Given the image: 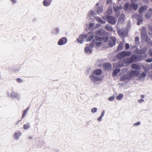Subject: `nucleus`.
<instances>
[{
    "label": "nucleus",
    "instance_id": "nucleus-1",
    "mask_svg": "<svg viewBox=\"0 0 152 152\" xmlns=\"http://www.w3.org/2000/svg\"><path fill=\"white\" fill-rule=\"evenodd\" d=\"M94 37V35L91 32H88L87 34H80L79 37L77 39V41L80 44L83 43L84 39H86V42L90 41Z\"/></svg>",
    "mask_w": 152,
    "mask_h": 152
},
{
    "label": "nucleus",
    "instance_id": "nucleus-2",
    "mask_svg": "<svg viewBox=\"0 0 152 152\" xmlns=\"http://www.w3.org/2000/svg\"><path fill=\"white\" fill-rule=\"evenodd\" d=\"M131 61L129 58L126 59H123V61H119L117 63H115L114 64L113 66L115 67L121 68L124 66V64H131Z\"/></svg>",
    "mask_w": 152,
    "mask_h": 152
},
{
    "label": "nucleus",
    "instance_id": "nucleus-3",
    "mask_svg": "<svg viewBox=\"0 0 152 152\" xmlns=\"http://www.w3.org/2000/svg\"><path fill=\"white\" fill-rule=\"evenodd\" d=\"M131 63L137 62L143 59V57L141 55L138 56L135 54H132L129 58Z\"/></svg>",
    "mask_w": 152,
    "mask_h": 152
},
{
    "label": "nucleus",
    "instance_id": "nucleus-4",
    "mask_svg": "<svg viewBox=\"0 0 152 152\" xmlns=\"http://www.w3.org/2000/svg\"><path fill=\"white\" fill-rule=\"evenodd\" d=\"M131 54L130 51H123L118 53L117 57L118 59H121L124 57L130 56Z\"/></svg>",
    "mask_w": 152,
    "mask_h": 152
},
{
    "label": "nucleus",
    "instance_id": "nucleus-5",
    "mask_svg": "<svg viewBox=\"0 0 152 152\" xmlns=\"http://www.w3.org/2000/svg\"><path fill=\"white\" fill-rule=\"evenodd\" d=\"M105 16L106 20L108 23L112 25L115 24L117 20L114 16L108 15H106Z\"/></svg>",
    "mask_w": 152,
    "mask_h": 152
},
{
    "label": "nucleus",
    "instance_id": "nucleus-6",
    "mask_svg": "<svg viewBox=\"0 0 152 152\" xmlns=\"http://www.w3.org/2000/svg\"><path fill=\"white\" fill-rule=\"evenodd\" d=\"M141 37L143 39L147 41L148 38V34L146 29L145 27H143L141 31Z\"/></svg>",
    "mask_w": 152,
    "mask_h": 152
},
{
    "label": "nucleus",
    "instance_id": "nucleus-7",
    "mask_svg": "<svg viewBox=\"0 0 152 152\" xmlns=\"http://www.w3.org/2000/svg\"><path fill=\"white\" fill-rule=\"evenodd\" d=\"M89 78L91 81L93 83H95L100 80V79L98 77L95 76L93 73L89 75Z\"/></svg>",
    "mask_w": 152,
    "mask_h": 152
},
{
    "label": "nucleus",
    "instance_id": "nucleus-8",
    "mask_svg": "<svg viewBox=\"0 0 152 152\" xmlns=\"http://www.w3.org/2000/svg\"><path fill=\"white\" fill-rule=\"evenodd\" d=\"M140 74V71L134 70L131 71L128 73L130 79L131 78L133 77L134 76L138 77Z\"/></svg>",
    "mask_w": 152,
    "mask_h": 152
},
{
    "label": "nucleus",
    "instance_id": "nucleus-9",
    "mask_svg": "<svg viewBox=\"0 0 152 152\" xmlns=\"http://www.w3.org/2000/svg\"><path fill=\"white\" fill-rule=\"evenodd\" d=\"M67 39L66 37H63L61 38L58 42L57 44L59 46L64 45L67 43Z\"/></svg>",
    "mask_w": 152,
    "mask_h": 152
},
{
    "label": "nucleus",
    "instance_id": "nucleus-10",
    "mask_svg": "<svg viewBox=\"0 0 152 152\" xmlns=\"http://www.w3.org/2000/svg\"><path fill=\"white\" fill-rule=\"evenodd\" d=\"M95 33L99 36H103L105 35L106 34L105 31L103 30L99 29L96 30Z\"/></svg>",
    "mask_w": 152,
    "mask_h": 152
},
{
    "label": "nucleus",
    "instance_id": "nucleus-11",
    "mask_svg": "<svg viewBox=\"0 0 152 152\" xmlns=\"http://www.w3.org/2000/svg\"><path fill=\"white\" fill-rule=\"evenodd\" d=\"M96 40L99 41H104V42H106L108 39V37H100L96 35H95L94 36Z\"/></svg>",
    "mask_w": 152,
    "mask_h": 152
},
{
    "label": "nucleus",
    "instance_id": "nucleus-12",
    "mask_svg": "<svg viewBox=\"0 0 152 152\" xmlns=\"http://www.w3.org/2000/svg\"><path fill=\"white\" fill-rule=\"evenodd\" d=\"M60 30L58 27H55L53 28L51 30V34L52 35H57L59 34Z\"/></svg>",
    "mask_w": 152,
    "mask_h": 152
},
{
    "label": "nucleus",
    "instance_id": "nucleus-13",
    "mask_svg": "<svg viewBox=\"0 0 152 152\" xmlns=\"http://www.w3.org/2000/svg\"><path fill=\"white\" fill-rule=\"evenodd\" d=\"M147 51V48L146 47H144L142 49H136V50L135 51L136 53L137 54H143L145 53Z\"/></svg>",
    "mask_w": 152,
    "mask_h": 152
},
{
    "label": "nucleus",
    "instance_id": "nucleus-14",
    "mask_svg": "<svg viewBox=\"0 0 152 152\" xmlns=\"http://www.w3.org/2000/svg\"><path fill=\"white\" fill-rule=\"evenodd\" d=\"M94 8L96 12L98 14H101L103 11V9L102 7L95 6Z\"/></svg>",
    "mask_w": 152,
    "mask_h": 152
},
{
    "label": "nucleus",
    "instance_id": "nucleus-15",
    "mask_svg": "<svg viewBox=\"0 0 152 152\" xmlns=\"http://www.w3.org/2000/svg\"><path fill=\"white\" fill-rule=\"evenodd\" d=\"M52 2V0H44L42 2V4L45 7H48L51 5Z\"/></svg>",
    "mask_w": 152,
    "mask_h": 152
},
{
    "label": "nucleus",
    "instance_id": "nucleus-16",
    "mask_svg": "<svg viewBox=\"0 0 152 152\" xmlns=\"http://www.w3.org/2000/svg\"><path fill=\"white\" fill-rule=\"evenodd\" d=\"M125 17V15L124 14L122 13L120 15L118 21V23H122L124 21V17Z\"/></svg>",
    "mask_w": 152,
    "mask_h": 152
},
{
    "label": "nucleus",
    "instance_id": "nucleus-17",
    "mask_svg": "<svg viewBox=\"0 0 152 152\" xmlns=\"http://www.w3.org/2000/svg\"><path fill=\"white\" fill-rule=\"evenodd\" d=\"M103 66L104 68L107 70H109L111 68V66L110 63L105 62L103 64Z\"/></svg>",
    "mask_w": 152,
    "mask_h": 152
},
{
    "label": "nucleus",
    "instance_id": "nucleus-18",
    "mask_svg": "<svg viewBox=\"0 0 152 152\" xmlns=\"http://www.w3.org/2000/svg\"><path fill=\"white\" fill-rule=\"evenodd\" d=\"M116 39L115 37L113 38L109 42V45L110 46L112 47L114 46L116 43Z\"/></svg>",
    "mask_w": 152,
    "mask_h": 152
},
{
    "label": "nucleus",
    "instance_id": "nucleus-19",
    "mask_svg": "<svg viewBox=\"0 0 152 152\" xmlns=\"http://www.w3.org/2000/svg\"><path fill=\"white\" fill-rule=\"evenodd\" d=\"M118 32L119 35L121 36H124L126 34V31L124 29H119L118 30Z\"/></svg>",
    "mask_w": 152,
    "mask_h": 152
},
{
    "label": "nucleus",
    "instance_id": "nucleus-20",
    "mask_svg": "<svg viewBox=\"0 0 152 152\" xmlns=\"http://www.w3.org/2000/svg\"><path fill=\"white\" fill-rule=\"evenodd\" d=\"M142 16L137 15V24L138 25H140L141 23L142 22Z\"/></svg>",
    "mask_w": 152,
    "mask_h": 152
},
{
    "label": "nucleus",
    "instance_id": "nucleus-21",
    "mask_svg": "<svg viewBox=\"0 0 152 152\" xmlns=\"http://www.w3.org/2000/svg\"><path fill=\"white\" fill-rule=\"evenodd\" d=\"M102 71L99 69H97L94 70L93 74L96 75H100L102 74Z\"/></svg>",
    "mask_w": 152,
    "mask_h": 152
},
{
    "label": "nucleus",
    "instance_id": "nucleus-22",
    "mask_svg": "<svg viewBox=\"0 0 152 152\" xmlns=\"http://www.w3.org/2000/svg\"><path fill=\"white\" fill-rule=\"evenodd\" d=\"M130 78L129 76V75L128 74H124L122 77L121 79V81H123L125 80H130Z\"/></svg>",
    "mask_w": 152,
    "mask_h": 152
},
{
    "label": "nucleus",
    "instance_id": "nucleus-23",
    "mask_svg": "<svg viewBox=\"0 0 152 152\" xmlns=\"http://www.w3.org/2000/svg\"><path fill=\"white\" fill-rule=\"evenodd\" d=\"M131 66L132 68L133 69L136 70H140L141 69L140 66L136 64H132Z\"/></svg>",
    "mask_w": 152,
    "mask_h": 152
},
{
    "label": "nucleus",
    "instance_id": "nucleus-24",
    "mask_svg": "<svg viewBox=\"0 0 152 152\" xmlns=\"http://www.w3.org/2000/svg\"><path fill=\"white\" fill-rule=\"evenodd\" d=\"M21 135V132H15L14 135V138L16 140H18L19 139Z\"/></svg>",
    "mask_w": 152,
    "mask_h": 152
},
{
    "label": "nucleus",
    "instance_id": "nucleus-25",
    "mask_svg": "<svg viewBox=\"0 0 152 152\" xmlns=\"http://www.w3.org/2000/svg\"><path fill=\"white\" fill-rule=\"evenodd\" d=\"M147 8V6L145 5L141 7L139 9V13H141L144 12Z\"/></svg>",
    "mask_w": 152,
    "mask_h": 152
},
{
    "label": "nucleus",
    "instance_id": "nucleus-26",
    "mask_svg": "<svg viewBox=\"0 0 152 152\" xmlns=\"http://www.w3.org/2000/svg\"><path fill=\"white\" fill-rule=\"evenodd\" d=\"M16 93V92L13 91H11L10 93L8 91H7V96L9 97H11L12 98Z\"/></svg>",
    "mask_w": 152,
    "mask_h": 152
},
{
    "label": "nucleus",
    "instance_id": "nucleus-27",
    "mask_svg": "<svg viewBox=\"0 0 152 152\" xmlns=\"http://www.w3.org/2000/svg\"><path fill=\"white\" fill-rule=\"evenodd\" d=\"M85 52L88 54H90L92 53V50L90 47H86L85 48Z\"/></svg>",
    "mask_w": 152,
    "mask_h": 152
},
{
    "label": "nucleus",
    "instance_id": "nucleus-28",
    "mask_svg": "<svg viewBox=\"0 0 152 152\" xmlns=\"http://www.w3.org/2000/svg\"><path fill=\"white\" fill-rule=\"evenodd\" d=\"M120 71V69L119 68L115 69L113 72V76H116L118 73Z\"/></svg>",
    "mask_w": 152,
    "mask_h": 152
},
{
    "label": "nucleus",
    "instance_id": "nucleus-29",
    "mask_svg": "<svg viewBox=\"0 0 152 152\" xmlns=\"http://www.w3.org/2000/svg\"><path fill=\"white\" fill-rule=\"evenodd\" d=\"M96 20H97L99 23H100L102 24H105L106 23L105 21L103 20L101 18L98 17H96Z\"/></svg>",
    "mask_w": 152,
    "mask_h": 152
},
{
    "label": "nucleus",
    "instance_id": "nucleus-30",
    "mask_svg": "<svg viewBox=\"0 0 152 152\" xmlns=\"http://www.w3.org/2000/svg\"><path fill=\"white\" fill-rule=\"evenodd\" d=\"M105 28L106 30L109 31H112L113 30V28L108 24L105 26Z\"/></svg>",
    "mask_w": 152,
    "mask_h": 152
},
{
    "label": "nucleus",
    "instance_id": "nucleus-31",
    "mask_svg": "<svg viewBox=\"0 0 152 152\" xmlns=\"http://www.w3.org/2000/svg\"><path fill=\"white\" fill-rule=\"evenodd\" d=\"M23 126V129L26 130L28 129L30 127V125L29 123H28L26 124H24Z\"/></svg>",
    "mask_w": 152,
    "mask_h": 152
},
{
    "label": "nucleus",
    "instance_id": "nucleus-32",
    "mask_svg": "<svg viewBox=\"0 0 152 152\" xmlns=\"http://www.w3.org/2000/svg\"><path fill=\"white\" fill-rule=\"evenodd\" d=\"M112 13V8H109V9L107 10L106 12L105 15H110Z\"/></svg>",
    "mask_w": 152,
    "mask_h": 152
},
{
    "label": "nucleus",
    "instance_id": "nucleus-33",
    "mask_svg": "<svg viewBox=\"0 0 152 152\" xmlns=\"http://www.w3.org/2000/svg\"><path fill=\"white\" fill-rule=\"evenodd\" d=\"M152 11V9H149V12L145 15V16L147 18H149L151 16L152 14L150 13Z\"/></svg>",
    "mask_w": 152,
    "mask_h": 152
},
{
    "label": "nucleus",
    "instance_id": "nucleus-34",
    "mask_svg": "<svg viewBox=\"0 0 152 152\" xmlns=\"http://www.w3.org/2000/svg\"><path fill=\"white\" fill-rule=\"evenodd\" d=\"M146 76V75L145 72H143L142 73L140 76L139 77V79H141L145 78Z\"/></svg>",
    "mask_w": 152,
    "mask_h": 152
},
{
    "label": "nucleus",
    "instance_id": "nucleus-35",
    "mask_svg": "<svg viewBox=\"0 0 152 152\" xmlns=\"http://www.w3.org/2000/svg\"><path fill=\"white\" fill-rule=\"evenodd\" d=\"M20 95L19 94L16 93L13 98L15 99L18 100H19L20 99Z\"/></svg>",
    "mask_w": 152,
    "mask_h": 152
},
{
    "label": "nucleus",
    "instance_id": "nucleus-36",
    "mask_svg": "<svg viewBox=\"0 0 152 152\" xmlns=\"http://www.w3.org/2000/svg\"><path fill=\"white\" fill-rule=\"evenodd\" d=\"M123 97V95L122 94H120L116 96V99H117L120 100L122 99Z\"/></svg>",
    "mask_w": 152,
    "mask_h": 152
},
{
    "label": "nucleus",
    "instance_id": "nucleus-37",
    "mask_svg": "<svg viewBox=\"0 0 152 152\" xmlns=\"http://www.w3.org/2000/svg\"><path fill=\"white\" fill-rule=\"evenodd\" d=\"M123 44L122 43H120L118 46L117 49L119 50H121L123 48Z\"/></svg>",
    "mask_w": 152,
    "mask_h": 152
},
{
    "label": "nucleus",
    "instance_id": "nucleus-38",
    "mask_svg": "<svg viewBox=\"0 0 152 152\" xmlns=\"http://www.w3.org/2000/svg\"><path fill=\"white\" fill-rule=\"evenodd\" d=\"M129 7V4L128 3H125L124 6V9L125 10H127Z\"/></svg>",
    "mask_w": 152,
    "mask_h": 152
},
{
    "label": "nucleus",
    "instance_id": "nucleus-39",
    "mask_svg": "<svg viewBox=\"0 0 152 152\" xmlns=\"http://www.w3.org/2000/svg\"><path fill=\"white\" fill-rule=\"evenodd\" d=\"M132 7L134 10H136L137 9L138 5L137 4H132Z\"/></svg>",
    "mask_w": 152,
    "mask_h": 152
},
{
    "label": "nucleus",
    "instance_id": "nucleus-40",
    "mask_svg": "<svg viewBox=\"0 0 152 152\" xmlns=\"http://www.w3.org/2000/svg\"><path fill=\"white\" fill-rule=\"evenodd\" d=\"M95 43V41L94 39H93L92 42L90 44V45L91 47H93Z\"/></svg>",
    "mask_w": 152,
    "mask_h": 152
},
{
    "label": "nucleus",
    "instance_id": "nucleus-41",
    "mask_svg": "<svg viewBox=\"0 0 152 152\" xmlns=\"http://www.w3.org/2000/svg\"><path fill=\"white\" fill-rule=\"evenodd\" d=\"M113 8L115 12L118 11V10H119L120 8L119 7H118V6H117L116 7H113Z\"/></svg>",
    "mask_w": 152,
    "mask_h": 152
},
{
    "label": "nucleus",
    "instance_id": "nucleus-42",
    "mask_svg": "<svg viewBox=\"0 0 152 152\" xmlns=\"http://www.w3.org/2000/svg\"><path fill=\"white\" fill-rule=\"evenodd\" d=\"M97 110V108L96 107H94L91 110V112L92 113H94L96 112Z\"/></svg>",
    "mask_w": 152,
    "mask_h": 152
},
{
    "label": "nucleus",
    "instance_id": "nucleus-43",
    "mask_svg": "<svg viewBox=\"0 0 152 152\" xmlns=\"http://www.w3.org/2000/svg\"><path fill=\"white\" fill-rule=\"evenodd\" d=\"M115 97L114 96H112L108 98V100L110 101H113L115 99Z\"/></svg>",
    "mask_w": 152,
    "mask_h": 152
},
{
    "label": "nucleus",
    "instance_id": "nucleus-44",
    "mask_svg": "<svg viewBox=\"0 0 152 152\" xmlns=\"http://www.w3.org/2000/svg\"><path fill=\"white\" fill-rule=\"evenodd\" d=\"M129 48V46L128 43H126L125 45V48L126 50H128Z\"/></svg>",
    "mask_w": 152,
    "mask_h": 152
},
{
    "label": "nucleus",
    "instance_id": "nucleus-45",
    "mask_svg": "<svg viewBox=\"0 0 152 152\" xmlns=\"http://www.w3.org/2000/svg\"><path fill=\"white\" fill-rule=\"evenodd\" d=\"M17 82L19 83H21L23 82V80L20 78H18L17 79Z\"/></svg>",
    "mask_w": 152,
    "mask_h": 152
},
{
    "label": "nucleus",
    "instance_id": "nucleus-46",
    "mask_svg": "<svg viewBox=\"0 0 152 152\" xmlns=\"http://www.w3.org/2000/svg\"><path fill=\"white\" fill-rule=\"evenodd\" d=\"M27 112V111H26V110H24L23 115H22V118L24 117L25 116L26 114V113Z\"/></svg>",
    "mask_w": 152,
    "mask_h": 152
},
{
    "label": "nucleus",
    "instance_id": "nucleus-47",
    "mask_svg": "<svg viewBox=\"0 0 152 152\" xmlns=\"http://www.w3.org/2000/svg\"><path fill=\"white\" fill-rule=\"evenodd\" d=\"M146 61L148 63H150L152 61V58L146 59Z\"/></svg>",
    "mask_w": 152,
    "mask_h": 152
},
{
    "label": "nucleus",
    "instance_id": "nucleus-48",
    "mask_svg": "<svg viewBox=\"0 0 152 152\" xmlns=\"http://www.w3.org/2000/svg\"><path fill=\"white\" fill-rule=\"evenodd\" d=\"M140 122L138 121V122H137V123H134V126H138L140 125Z\"/></svg>",
    "mask_w": 152,
    "mask_h": 152
},
{
    "label": "nucleus",
    "instance_id": "nucleus-49",
    "mask_svg": "<svg viewBox=\"0 0 152 152\" xmlns=\"http://www.w3.org/2000/svg\"><path fill=\"white\" fill-rule=\"evenodd\" d=\"M102 44V43L100 42H96V46L99 47Z\"/></svg>",
    "mask_w": 152,
    "mask_h": 152
},
{
    "label": "nucleus",
    "instance_id": "nucleus-50",
    "mask_svg": "<svg viewBox=\"0 0 152 152\" xmlns=\"http://www.w3.org/2000/svg\"><path fill=\"white\" fill-rule=\"evenodd\" d=\"M94 23H91L89 24V27L91 28L94 27Z\"/></svg>",
    "mask_w": 152,
    "mask_h": 152
},
{
    "label": "nucleus",
    "instance_id": "nucleus-51",
    "mask_svg": "<svg viewBox=\"0 0 152 152\" xmlns=\"http://www.w3.org/2000/svg\"><path fill=\"white\" fill-rule=\"evenodd\" d=\"M90 14L94 16V15L95 14V12L93 10H91L90 12Z\"/></svg>",
    "mask_w": 152,
    "mask_h": 152
},
{
    "label": "nucleus",
    "instance_id": "nucleus-52",
    "mask_svg": "<svg viewBox=\"0 0 152 152\" xmlns=\"http://www.w3.org/2000/svg\"><path fill=\"white\" fill-rule=\"evenodd\" d=\"M102 117L101 116H100L97 119V120L98 121H101L102 119Z\"/></svg>",
    "mask_w": 152,
    "mask_h": 152
},
{
    "label": "nucleus",
    "instance_id": "nucleus-53",
    "mask_svg": "<svg viewBox=\"0 0 152 152\" xmlns=\"http://www.w3.org/2000/svg\"><path fill=\"white\" fill-rule=\"evenodd\" d=\"M144 101V100L143 99H139L138 100V102L139 103H142Z\"/></svg>",
    "mask_w": 152,
    "mask_h": 152
},
{
    "label": "nucleus",
    "instance_id": "nucleus-54",
    "mask_svg": "<svg viewBox=\"0 0 152 152\" xmlns=\"http://www.w3.org/2000/svg\"><path fill=\"white\" fill-rule=\"evenodd\" d=\"M37 21V19L36 18H34L32 19V21L33 23L36 22Z\"/></svg>",
    "mask_w": 152,
    "mask_h": 152
},
{
    "label": "nucleus",
    "instance_id": "nucleus-55",
    "mask_svg": "<svg viewBox=\"0 0 152 152\" xmlns=\"http://www.w3.org/2000/svg\"><path fill=\"white\" fill-rule=\"evenodd\" d=\"M139 38L137 37H136L135 38V40L136 42H137L139 41Z\"/></svg>",
    "mask_w": 152,
    "mask_h": 152
},
{
    "label": "nucleus",
    "instance_id": "nucleus-56",
    "mask_svg": "<svg viewBox=\"0 0 152 152\" xmlns=\"http://www.w3.org/2000/svg\"><path fill=\"white\" fill-rule=\"evenodd\" d=\"M105 111L104 110H103L102 112L101 115L100 116H102V117H103L104 114L105 113Z\"/></svg>",
    "mask_w": 152,
    "mask_h": 152
},
{
    "label": "nucleus",
    "instance_id": "nucleus-57",
    "mask_svg": "<svg viewBox=\"0 0 152 152\" xmlns=\"http://www.w3.org/2000/svg\"><path fill=\"white\" fill-rule=\"evenodd\" d=\"M149 55L151 56L152 57V50H149Z\"/></svg>",
    "mask_w": 152,
    "mask_h": 152
},
{
    "label": "nucleus",
    "instance_id": "nucleus-58",
    "mask_svg": "<svg viewBox=\"0 0 152 152\" xmlns=\"http://www.w3.org/2000/svg\"><path fill=\"white\" fill-rule=\"evenodd\" d=\"M12 3L15 4L16 3V0H10Z\"/></svg>",
    "mask_w": 152,
    "mask_h": 152
},
{
    "label": "nucleus",
    "instance_id": "nucleus-59",
    "mask_svg": "<svg viewBox=\"0 0 152 152\" xmlns=\"http://www.w3.org/2000/svg\"><path fill=\"white\" fill-rule=\"evenodd\" d=\"M112 1L111 0H107L106 4H109V3Z\"/></svg>",
    "mask_w": 152,
    "mask_h": 152
},
{
    "label": "nucleus",
    "instance_id": "nucleus-60",
    "mask_svg": "<svg viewBox=\"0 0 152 152\" xmlns=\"http://www.w3.org/2000/svg\"><path fill=\"white\" fill-rule=\"evenodd\" d=\"M91 70V68H88L87 69V72L88 73H89Z\"/></svg>",
    "mask_w": 152,
    "mask_h": 152
},
{
    "label": "nucleus",
    "instance_id": "nucleus-61",
    "mask_svg": "<svg viewBox=\"0 0 152 152\" xmlns=\"http://www.w3.org/2000/svg\"><path fill=\"white\" fill-rule=\"evenodd\" d=\"M28 139L29 140H31L33 139V137L31 136H29L28 137Z\"/></svg>",
    "mask_w": 152,
    "mask_h": 152
},
{
    "label": "nucleus",
    "instance_id": "nucleus-62",
    "mask_svg": "<svg viewBox=\"0 0 152 152\" xmlns=\"http://www.w3.org/2000/svg\"><path fill=\"white\" fill-rule=\"evenodd\" d=\"M100 26V25L99 24H97L96 25V27H99Z\"/></svg>",
    "mask_w": 152,
    "mask_h": 152
},
{
    "label": "nucleus",
    "instance_id": "nucleus-63",
    "mask_svg": "<svg viewBox=\"0 0 152 152\" xmlns=\"http://www.w3.org/2000/svg\"><path fill=\"white\" fill-rule=\"evenodd\" d=\"M145 96L143 95H141V97L142 98H143Z\"/></svg>",
    "mask_w": 152,
    "mask_h": 152
},
{
    "label": "nucleus",
    "instance_id": "nucleus-64",
    "mask_svg": "<svg viewBox=\"0 0 152 152\" xmlns=\"http://www.w3.org/2000/svg\"><path fill=\"white\" fill-rule=\"evenodd\" d=\"M29 107H27L26 109H25V110H26V111H28V110L29 109Z\"/></svg>",
    "mask_w": 152,
    "mask_h": 152
}]
</instances>
